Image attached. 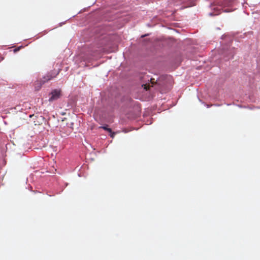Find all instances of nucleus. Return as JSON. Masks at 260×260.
Returning a JSON list of instances; mask_svg holds the SVG:
<instances>
[{
  "label": "nucleus",
  "mask_w": 260,
  "mask_h": 260,
  "mask_svg": "<svg viewBox=\"0 0 260 260\" xmlns=\"http://www.w3.org/2000/svg\"><path fill=\"white\" fill-rule=\"evenodd\" d=\"M222 11H223L224 12H232V10L230 9L227 8V9H222Z\"/></svg>",
  "instance_id": "6e6552de"
},
{
  "label": "nucleus",
  "mask_w": 260,
  "mask_h": 260,
  "mask_svg": "<svg viewBox=\"0 0 260 260\" xmlns=\"http://www.w3.org/2000/svg\"><path fill=\"white\" fill-rule=\"evenodd\" d=\"M19 48L15 49L14 50V52H16V51H17L18 50H19Z\"/></svg>",
  "instance_id": "9b49d317"
},
{
  "label": "nucleus",
  "mask_w": 260,
  "mask_h": 260,
  "mask_svg": "<svg viewBox=\"0 0 260 260\" xmlns=\"http://www.w3.org/2000/svg\"><path fill=\"white\" fill-rule=\"evenodd\" d=\"M150 81L152 84H154V83H155L154 79H151Z\"/></svg>",
  "instance_id": "1a4fd4ad"
},
{
  "label": "nucleus",
  "mask_w": 260,
  "mask_h": 260,
  "mask_svg": "<svg viewBox=\"0 0 260 260\" xmlns=\"http://www.w3.org/2000/svg\"><path fill=\"white\" fill-rule=\"evenodd\" d=\"M109 133H110V137L112 138H113L115 137V132H113L112 130H111V132H109Z\"/></svg>",
  "instance_id": "0eeeda50"
},
{
  "label": "nucleus",
  "mask_w": 260,
  "mask_h": 260,
  "mask_svg": "<svg viewBox=\"0 0 260 260\" xmlns=\"http://www.w3.org/2000/svg\"><path fill=\"white\" fill-rule=\"evenodd\" d=\"M147 36L146 35H144V36H142V37H144L145 36Z\"/></svg>",
  "instance_id": "f8f14e48"
},
{
  "label": "nucleus",
  "mask_w": 260,
  "mask_h": 260,
  "mask_svg": "<svg viewBox=\"0 0 260 260\" xmlns=\"http://www.w3.org/2000/svg\"><path fill=\"white\" fill-rule=\"evenodd\" d=\"M145 86V87L144 88L146 89V90H148L149 89V87H147V86L146 85H144Z\"/></svg>",
  "instance_id": "9d476101"
},
{
  "label": "nucleus",
  "mask_w": 260,
  "mask_h": 260,
  "mask_svg": "<svg viewBox=\"0 0 260 260\" xmlns=\"http://www.w3.org/2000/svg\"><path fill=\"white\" fill-rule=\"evenodd\" d=\"M220 13H221V10H219V12H216V10H215V11H214V14H212V13H210V15H218V14H220Z\"/></svg>",
  "instance_id": "423d86ee"
},
{
  "label": "nucleus",
  "mask_w": 260,
  "mask_h": 260,
  "mask_svg": "<svg viewBox=\"0 0 260 260\" xmlns=\"http://www.w3.org/2000/svg\"><path fill=\"white\" fill-rule=\"evenodd\" d=\"M46 82V81L44 80H37L35 82V88L36 90H39L41 88L42 85H43Z\"/></svg>",
  "instance_id": "f03ea898"
},
{
  "label": "nucleus",
  "mask_w": 260,
  "mask_h": 260,
  "mask_svg": "<svg viewBox=\"0 0 260 260\" xmlns=\"http://www.w3.org/2000/svg\"><path fill=\"white\" fill-rule=\"evenodd\" d=\"M49 102H52L59 99L61 95V90L59 89L53 90L50 93Z\"/></svg>",
  "instance_id": "f257e3e1"
},
{
  "label": "nucleus",
  "mask_w": 260,
  "mask_h": 260,
  "mask_svg": "<svg viewBox=\"0 0 260 260\" xmlns=\"http://www.w3.org/2000/svg\"><path fill=\"white\" fill-rule=\"evenodd\" d=\"M57 74L58 73L53 74L52 72L48 73L46 76H45L43 77V80H44V81H46V82H48V81H50L51 79H52V78H54L57 75Z\"/></svg>",
  "instance_id": "7ed1b4c3"
},
{
  "label": "nucleus",
  "mask_w": 260,
  "mask_h": 260,
  "mask_svg": "<svg viewBox=\"0 0 260 260\" xmlns=\"http://www.w3.org/2000/svg\"><path fill=\"white\" fill-rule=\"evenodd\" d=\"M57 74L58 73L53 74L52 72L48 73L46 76H45L43 77V80H44V81H46V82H48V81H50L51 79H52V78H54L57 75Z\"/></svg>",
  "instance_id": "20e7f679"
},
{
  "label": "nucleus",
  "mask_w": 260,
  "mask_h": 260,
  "mask_svg": "<svg viewBox=\"0 0 260 260\" xmlns=\"http://www.w3.org/2000/svg\"><path fill=\"white\" fill-rule=\"evenodd\" d=\"M100 128H102L106 131H108V132H111V128H108L107 127V125L106 126H102L100 127Z\"/></svg>",
  "instance_id": "39448f33"
}]
</instances>
